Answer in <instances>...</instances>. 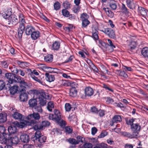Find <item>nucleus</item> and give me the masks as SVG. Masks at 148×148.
Listing matches in <instances>:
<instances>
[{
  "label": "nucleus",
  "instance_id": "nucleus-1",
  "mask_svg": "<svg viewBox=\"0 0 148 148\" xmlns=\"http://www.w3.org/2000/svg\"><path fill=\"white\" fill-rule=\"evenodd\" d=\"M5 76L8 82V84L20 83V92L25 91V89L29 88L27 83L25 81L24 79L19 76L12 73H7L5 74Z\"/></svg>",
  "mask_w": 148,
  "mask_h": 148
},
{
  "label": "nucleus",
  "instance_id": "nucleus-2",
  "mask_svg": "<svg viewBox=\"0 0 148 148\" xmlns=\"http://www.w3.org/2000/svg\"><path fill=\"white\" fill-rule=\"evenodd\" d=\"M40 118V116L39 113L33 112L32 114H29L26 117V119L29 121L24 120L22 121L20 123L17 122L16 125L20 128H23L25 125H30L32 124L36 123H37L36 121L39 120Z\"/></svg>",
  "mask_w": 148,
  "mask_h": 148
},
{
  "label": "nucleus",
  "instance_id": "nucleus-3",
  "mask_svg": "<svg viewBox=\"0 0 148 148\" xmlns=\"http://www.w3.org/2000/svg\"><path fill=\"white\" fill-rule=\"evenodd\" d=\"M29 93L34 96V97H36V99L43 98L45 99H49V96L47 93L45 92L43 90H36L33 89L29 91Z\"/></svg>",
  "mask_w": 148,
  "mask_h": 148
},
{
  "label": "nucleus",
  "instance_id": "nucleus-4",
  "mask_svg": "<svg viewBox=\"0 0 148 148\" xmlns=\"http://www.w3.org/2000/svg\"><path fill=\"white\" fill-rule=\"evenodd\" d=\"M23 16V14H21L19 15V19L18 23L19 25L18 29V36L19 38H22V35L24 29H25V23H26L25 19L21 17Z\"/></svg>",
  "mask_w": 148,
  "mask_h": 148
},
{
  "label": "nucleus",
  "instance_id": "nucleus-5",
  "mask_svg": "<svg viewBox=\"0 0 148 148\" xmlns=\"http://www.w3.org/2000/svg\"><path fill=\"white\" fill-rule=\"evenodd\" d=\"M54 112V114H49V119L56 122H59L61 119V113L59 110H55Z\"/></svg>",
  "mask_w": 148,
  "mask_h": 148
},
{
  "label": "nucleus",
  "instance_id": "nucleus-6",
  "mask_svg": "<svg viewBox=\"0 0 148 148\" xmlns=\"http://www.w3.org/2000/svg\"><path fill=\"white\" fill-rule=\"evenodd\" d=\"M89 16L86 13L82 14L80 16V19L82 21V27L86 28L90 23L89 21L88 20Z\"/></svg>",
  "mask_w": 148,
  "mask_h": 148
},
{
  "label": "nucleus",
  "instance_id": "nucleus-7",
  "mask_svg": "<svg viewBox=\"0 0 148 148\" xmlns=\"http://www.w3.org/2000/svg\"><path fill=\"white\" fill-rule=\"evenodd\" d=\"M18 23V21L17 16L14 15H12L9 18L6 20V23L11 26L16 25Z\"/></svg>",
  "mask_w": 148,
  "mask_h": 148
},
{
  "label": "nucleus",
  "instance_id": "nucleus-8",
  "mask_svg": "<svg viewBox=\"0 0 148 148\" xmlns=\"http://www.w3.org/2000/svg\"><path fill=\"white\" fill-rule=\"evenodd\" d=\"M35 135L34 138H35V140L42 143L45 142L46 138L43 135H41V133L40 131H37L35 133Z\"/></svg>",
  "mask_w": 148,
  "mask_h": 148
},
{
  "label": "nucleus",
  "instance_id": "nucleus-9",
  "mask_svg": "<svg viewBox=\"0 0 148 148\" xmlns=\"http://www.w3.org/2000/svg\"><path fill=\"white\" fill-rule=\"evenodd\" d=\"M101 31L107 35L110 38L114 39H116V37L115 32L112 29L107 28Z\"/></svg>",
  "mask_w": 148,
  "mask_h": 148
},
{
  "label": "nucleus",
  "instance_id": "nucleus-10",
  "mask_svg": "<svg viewBox=\"0 0 148 148\" xmlns=\"http://www.w3.org/2000/svg\"><path fill=\"white\" fill-rule=\"evenodd\" d=\"M133 134L134 135H136V137L138 134V132L140 130L141 126L138 123H134L131 127Z\"/></svg>",
  "mask_w": 148,
  "mask_h": 148
},
{
  "label": "nucleus",
  "instance_id": "nucleus-11",
  "mask_svg": "<svg viewBox=\"0 0 148 148\" xmlns=\"http://www.w3.org/2000/svg\"><path fill=\"white\" fill-rule=\"evenodd\" d=\"M35 28L31 25H28L25 27V29L23 31L25 32L26 35H30L35 30Z\"/></svg>",
  "mask_w": 148,
  "mask_h": 148
},
{
  "label": "nucleus",
  "instance_id": "nucleus-12",
  "mask_svg": "<svg viewBox=\"0 0 148 148\" xmlns=\"http://www.w3.org/2000/svg\"><path fill=\"white\" fill-rule=\"evenodd\" d=\"M9 88L10 90V92L11 94L14 95L18 91V87L17 86L14 85L11 87V86L9 84H7L6 86V88Z\"/></svg>",
  "mask_w": 148,
  "mask_h": 148
},
{
  "label": "nucleus",
  "instance_id": "nucleus-13",
  "mask_svg": "<svg viewBox=\"0 0 148 148\" xmlns=\"http://www.w3.org/2000/svg\"><path fill=\"white\" fill-rule=\"evenodd\" d=\"M6 140H8V143H6L5 144H10L11 143L12 144H17L18 143L19 140L17 136H15L14 137H11L10 138H6Z\"/></svg>",
  "mask_w": 148,
  "mask_h": 148
},
{
  "label": "nucleus",
  "instance_id": "nucleus-14",
  "mask_svg": "<svg viewBox=\"0 0 148 148\" xmlns=\"http://www.w3.org/2000/svg\"><path fill=\"white\" fill-rule=\"evenodd\" d=\"M138 12L139 14L144 17L146 16L148 13V11L147 9L140 6L138 7Z\"/></svg>",
  "mask_w": 148,
  "mask_h": 148
},
{
  "label": "nucleus",
  "instance_id": "nucleus-15",
  "mask_svg": "<svg viewBox=\"0 0 148 148\" xmlns=\"http://www.w3.org/2000/svg\"><path fill=\"white\" fill-rule=\"evenodd\" d=\"M127 5L130 9H134L136 7V1L134 0H126Z\"/></svg>",
  "mask_w": 148,
  "mask_h": 148
},
{
  "label": "nucleus",
  "instance_id": "nucleus-16",
  "mask_svg": "<svg viewBox=\"0 0 148 148\" xmlns=\"http://www.w3.org/2000/svg\"><path fill=\"white\" fill-rule=\"evenodd\" d=\"M94 93L92 88L90 86L86 87L85 89V93L86 96L90 97L92 96Z\"/></svg>",
  "mask_w": 148,
  "mask_h": 148
},
{
  "label": "nucleus",
  "instance_id": "nucleus-17",
  "mask_svg": "<svg viewBox=\"0 0 148 148\" xmlns=\"http://www.w3.org/2000/svg\"><path fill=\"white\" fill-rule=\"evenodd\" d=\"M20 139L23 143H27L29 140V136L26 134H23L20 136Z\"/></svg>",
  "mask_w": 148,
  "mask_h": 148
},
{
  "label": "nucleus",
  "instance_id": "nucleus-18",
  "mask_svg": "<svg viewBox=\"0 0 148 148\" xmlns=\"http://www.w3.org/2000/svg\"><path fill=\"white\" fill-rule=\"evenodd\" d=\"M12 116L14 119L20 121V123H20L22 121L24 120L22 119L23 115L18 112H14L12 114Z\"/></svg>",
  "mask_w": 148,
  "mask_h": 148
},
{
  "label": "nucleus",
  "instance_id": "nucleus-19",
  "mask_svg": "<svg viewBox=\"0 0 148 148\" xmlns=\"http://www.w3.org/2000/svg\"><path fill=\"white\" fill-rule=\"evenodd\" d=\"M98 66L100 70L103 73H106L109 75L110 74V72H109L106 67L103 64L99 63Z\"/></svg>",
  "mask_w": 148,
  "mask_h": 148
},
{
  "label": "nucleus",
  "instance_id": "nucleus-20",
  "mask_svg": "<svg viewBox=\"0 0 148 148\" xmlns=\"http://www.w3.org/2000/svg\"><path fill=\"white\" fill-rule=\"evenodd\" d=\"M40 32L36 30L35 29L30 35L31 38L33 40H36L40 37Z\"/></svg>",
  "mask_w": 148,
  "mask_h": 148
},
{
  "label": "nucleus",
  "instance_id": "nucleus-21",
  "mask_svg": "<svg viewBox=\"0 0 148 148\" xmlns=\"http://www.w3.org/2000/svg\"><path fill=\"white\" fill-rule=\"evenodd\" d=\"M28 104L29 106L32 108L35 107L37 104L36 98L30 99L29 101Z\"/></svg>",
  "mask_w": 148,
  "mask_h": 148
},
{
  "label": "nucleus",
  "instance_id": "nucleus-22",
  "mask_svg": "<svg viewBox=\"0 0 148 148\" xmlns=\"http://www.w3.org/2000/svg\"><path fill=\"white\" fill-rule=\"evenodd\" d=\"M0 133L3 137L7 138V136H9V134L7 133L6 129L3 126L0 125Z\"/></svg>",
  "mask_w": 148,
  "mask_h": 148
},
{
  "label": "nucleus",
  "instance_id": "nucleus-23",
  "mask_svg": "<svg viewBox=\"0 0 148 148\" xmlns=\"http://www.w3.org/2000/svg\"><path fill=\"white\" fill-rule=\"evenodd\" d=\"M103 10L106 12V15L108 17L110 18H112L113 17L114 13L109 8H103Z\"/></svg>",
  "mask_w": 148,
  "mask_h": 148
},
{
  "label": "nucleus",
  "instance_id": "nucleus-24",
  "mask_svg": "<svg viewBox=\"0 0 148 148\" xmlns=\"http://www.w3.org/2000/svg\"><path fill=\"white\" fill-rule=\"evenodd\" d=\"M8 131L9 133V136L10 134H14L17 131L16 127L14 125L10 126L8 128Z\"/></svg>",
  "mask_w": 148,
  "mask_h": 148
},
{
  "label": "nucleus",
  "instance_id": "nucleus-25",
  "mask_svg": "<svg viewBox=\"0 0 148 148\" xmlns=\"http://www.w3.org/2000/svg\"><path fill=\"white\" fill-rule=\"evenodd\" d=\"M45 76L47 81L49 82H53L55 79V77L53 75L50 74L48 73H46Z\"/></svg>",
  "mask_w": 148,
  "mask_h": 148
},
{
  "label": "nucleus",
  "instance_id": "nucleus-26",
  "mask_svg": "<svg viewBox=\"0 0 148 148\" xmlns=\"http://www.w3.org/2000/svg\"><path fill=\"white\" fill-rule=\"evenodd\" d=\"M115 73L117 75L122 76L125 78H127L128 77L127 74L124 71H121L119 70H115Z\"/></svg>",
  "mask_w": 148,
  "mask_h": 148
},
{
  "label": "nucleus",
  "instance_id": "nucleus-27",
  "mask_svg": "<svg viewBox=\"0 0 148 148\" xmlns=\"http://www.w3.org/2000/svg\"><path fill=\"white\" fill-rule=\"evenodd\" d=\"M60 43L59 42L55 41L52 44V49L53 50L58 51L60 48Z\"/></svg>",
  "mask_w": 148,
  "mask_h": 148
},
{
  "label": "nucleus",
  "instance_id": "nucleus-28",
  "mask_svg": "<svg viewBox=\"0 0 148 148\" xmlns=\"http://www.w3.org/2000/svg\"><path fill=\"white\" fill-rule=\"evenodd\" d=\"M7 121V114L5 113H0V123H3Z\"/></svg>",
  "mask_w": 148,
  "mask_h": 148
},
{
  "label": "nucleus",
  "instance_id": "nucleus-29",
  "mask_svg": "<svg viewBox=\"0 0 148 148\" xmlns=\"http://www.w3.org/2000/svg\"><path fill=\"white\" fill-rule=\"evenodd\" d=\"M28 95L26 93H21L19 96V98L21 101H25L27 100Z\"/></svg>",
  "mask_w": 148,
  "mask_h": 148
},
{
  "label": "nucleus",
  "instance_id": "nucleus-30",
  "mask_svg": "<svg viewBox=\"0 0 148 148\" xmlns=\"http://www.w3.org/2000/svg\"><path fill=\"white\" fill-rule=\"evenodd\" d=\"M137 45V43L134 41L129 42L128 44L129 49L133 50L135 49Z\"/></svg>",
  "mask_w": 148,
  "mask_h": 148
},
{
  "label": "nucleus",
  "instance_id": "nucleus-31",
  "mask_svg": "<svg viewBox=\"0 0 148 148\" xmlns=\"http://www.w3.org/2000/svg\"><path fill=\"white\" fill-rule=\"evenodd\" d=\"M122 121L121 116L119 115H116L113 117L112 119L113 123H117Z\"/></svg>",
  "mask_w": 148,
  "mask_h": 148
},
{
  "label": "nucleus",
  "instance_id": "nucleus-32",
  "mask_svg": "<svg viewBox=\"0 0 148 148\" xmlns=\"http://www.w3.org/2000/svg\"><path fill=\"white\" fill-rule=\"evenodd\" d=\"M121 10L123 12L125 13L126 15L129 16L130 14L129 10L126 7L125 5L123 3L122 4Z\"/></svg>",
  "mask_w": 148,
  "mask_h": 148
},
{
  "label": "nucleus",
  "instance_id": "nucleus-33",
  "mask_svg": "<svg viewBox=\"0 0 148 148\" xmlns=\"http://www.w3.org/2000/svg\"><path fill=\"white\" fill-rule=\"evenodd\" d=\"M122 134L125 136H126L130 138H134L136 137V135H134L133 133L132 134H131L130 133L126 132H122Z\"/></svg>",
  "mask_w": 148,
  "mask_h": 148
},
{
  "label": "nucleus",
  "instance_id": "nucleus-34",
  "mask_svg": "<svg viewBox=\"0 0 148 148\" xmlns=\"http://www.w3.org/2000/svg\"><path fill=\"white\" fill-rule=\"evenodd\" d=\"M141 53L143 57L146 58L148 55V47H145L142 49Z\"/></svg>",
  "mask_w": 148,
  "mask_h": 148
},
{
  "label": "nucleus",
  "instance_id": "nucleus-35",
  "mask_svg": "<svg viewBox=\"0 0 148 148\" xmlns=\"http://www.w3.org/2000/svg\"><path fill=\"white\" fill-rule=\"evenodd\" d=\"M67 140L70 144L72 145H75L78 144V141H77V140L74 138H69Z\"/></svg>",
  "mask_w": 148,
  "mask_h": 148
},
{
  "label": "nucleus",
  "instance_id": "nucleus-36",
  "mask_svg": "<svg viewBox=\"0 0 148 148\" xmlns=\"http://www.w3.org/2000/svg\"><path fill=\"white\" fill-rule=\"evenodd\" d=\"M44 60L47 62H51L53 60V56L52 54H48L44 57Z\"/></svg>",
  "mask_w": 148,
  "mask_h": 148
},
{
  "label": "nucleus",
  "instance_id": "nucleus-37",
  "mask_svg": "<svg viewBox=\"0 0 148 148\" xmlns=\"http://www.w3.org/2000/svg\"><path fill=\"white\" fill-rule=\"evenodd\" d=\"M9 68L11 72L13 73V74H17L18 73V70L15 66L13 65L11 67L9 66Z\"/></svg>",
  "mask_w": 148,
  "mask_h": 148
},
{
  "label": "nucleus",
  "instance_id": "nucleus-38",
  "mask_svg": "<svg viewBox=\"0 0 148 148\" xmlns=\"http://www.w3.org/2000/svg\"><path fill=\"white\" fill-rule=\"evenodd\" d=\"M54 107V104L52 101H49L48 103L47 109L50 112L52 111V108Z\"/></svg>",
  "mask_w": 148,
  "mask_h": 148
},
{
  "label": "nucleus",
  "instance_id": "nucleus-39",
  "mask_svg": "<svg viewBox=\"0 0 148 148\" xmlns=\"http://www.w3.org/2000/svg\"><path fill=\"white\" fill-rule=\"evenodd\" d=\"M77 91L75 89H72L70 90L69 95L72 97H75L77 95Z\"/></svg>",
  "mask_w": 148,
  "mask_h": 148
},
{
  "label": "nucleus",
  "instance_id": "nucleus-40",
  "mask_svg": "<svg viewBox=\"0 0 148 148\" xmlns=\"http://www.w3.org/2000/svg\"><path fill=\"white\" fill-rule=\"evenodd\" d=\"M0 65L3 68L7 69L8 68L9 64L8 61L3 60L0 62Z\"/></svg>",
  "mask_w": 148,
  "mask_h": 148
},
{
  "label": "nucleus",
  "instance_id": "nucleus-41",
  "mask_svg": "<svg viewBox=\"0 0 148 148\" xmlns=\"http://www.w3.org/2000/svg\"><path fill=\"white\" fill-rule=\"evenodd\" d=\"M102 87L104 88L106 90L110 91L112 92H114L113 90L110 88L109 85H107L105 84H103Z\"/></svg>",
  "mask_w": 148,
  "mask_h": 148
},
{
  "label": "nucleus",
  "instance_id": "nucleus-42",
  "mask_svg": "<svg viewBox=\"0 0 148 148\" xmlns=\"http://www.w3.org/2000/svg\"><path fill=\"white\" fill-rule=\"evenodd\" d=\"M92 66H91V69L95 73H97L99 74V71L98 69L92 63Z\"/></svg>",
  "mask_w": 148,
  "mask_h": 148
},
{
  "label": "nucleus",
  "instance_id": "nucleus-43",
  "mask_svg": "<svg viewBox=\"0 0 148 148\" xmlns=\"http://www.w3.org/2000/svg\"><path fill=\"white\" fill-rule=\"evenodd\" d=\"M98 34V32L97 30H95V31L92 30V36L95 40H97L99 38Z\"/></svg>",
  "mask_w": 148,
  "mask_h": 148
},
{
  "label": "nucleus",
  "instance_id": "nucleus-44",
  "mask_svg": "<svg viewBox=\"0 0 148 148\" xmlns=\"http://www.w3.org/2000/svg\"><path fill=\"white\" fill-rule=\"evenodd\" d=\"M99 46L100 47L102 48V47H103L107 48L109 46V45L108 44L103 42L101 40H99Z\"/></svg>",
  "mask_w": 148,
  "mask_h": 148
},
{
  "label": "nucleus",
  "instance_id": "nucleus-45",
  "mask_svg": "<svg viewBox=\"0 0 148 148\" xmlns=\"http://www.w3.org/2000/svg\"><path fill=\"white\" fill-rule=\"evenodd\" d=\"M62 15L66 17H68L69 15L70 14V13L66 9H63L62 10Z\"/></svg>",
  "mask_w": 148,
  "mask_h": 148
},
{
  "label": "nucleus",
  "instance_id": "nucleus-46",
  "mask_svg": "<svg viewBox=\"0 0 148 148\" xmlns=\"http://www.w3.org/2000/svg\"><path fill=\"white\" fill-rule=\"evenodd\" d=\"M6 139V138L3 137L2 134L0 133V141L2 144H5L8 143V140L7 141Z\"/></svg>",
  "mask_w": 148,
  "mask_h": 148
},
{
  "label": "nucleus",
  "instance_id": "nucleus-47",
  "mask_svg": "<svg viewBox=\"0 0 148 148\" xmlns=\"http://www.w3.org/2000/svg\"><path fill=\"white\" fill-rule=\"evenodd\" d=\"M72 108L71 105L69 103H66L65 104V108L66 111L67 112L70 111Z\"/></svg>",
  "mask_w": 148,
  "mask_h": 148
},
{
  "label": "nucleus",
  "instance_id": "nucleus-48",
  "mask_svg": "<svg viewBox=\"0 0 148 148\" xmlns=\"http://www.w3.org/2000/svg\"><path fill=\"white\" fill-rule=\"evenodd\" d=\"M38 99L39 100L41 106H44L46 105L47 102L46 99L43 98H40Z\"/></svg>",
  "mask_w": 148,
  "mask_h": 148
},
{
  "label": "nucleus",
  "instance_id": "nucleus-49",
  "mask_svg": "<svg viewBox=\"0 0 148 148\" xmlns=\"http://www.w3.org/2000/svg\"><path fill=\"white\" fill-rule=\"evenodd\" d=\"M68 26L65 27L64 28V29L65 31L69 32L73 29V25L71 24H68Z\"/></svg>",
  "mask_w": 148,
  "mask_h": 148
},
{
  "label": "nucleus",
  "instance_id": "nucleus-50",
  "mask_svg": "<svg viewBox=\"0 0 148 148\" xmlns=\"http://www.w3.org/2000/svg\"><path fill=\"white\" fill-rule=\"evenodd\" d=\"M34 81L37 82L41 84H42V82H41L40 79H39L38 77L35 76L34 75H33L31 74V76H29Z\"/></svg>",
  "mask_w": 148,
  "mask_h": 148
},
{
  "label": "nucleus",
  "instance_id": "nucleus-51",
  "mask_svg": "<svg viewBox=\"0 0 148 148\" xmlns=\"http://www.w3.org/2000/svg\"><path fill=\"white\" fill-rule=\"evenodd\" d=\"M60 4L58 1L56 2L54 4V7L55 10H59L60 7Z\"/></svg>",
  "mask_w": 148,
  "mask_h": 148
},
{
  "label": "nucleus",
  "instance_id": "nucleus-52",
  "mask_svg": "<svg viewBox=\"0 0 148 148\" xmlns=\"http://www.w3.org/2000/svg\"><path fill=\"white\" fill-rule=\"evenodd\" d=\"M64 7L65 9L70 8V4L67 1H66L63 3Z\"/></svg>",
  "mask_w": 148,
  "mask_h": 148
},
{
  "label": "nucleus",
  "instance_id": "nucleus-53",
  "mask_svg": "<svg viewBox=\"0 0 148 148\" xmlns=\"http://www.w3.org/2000/svg\"><path fill=\"white\" fill-rule=\"evenodd\" d=\"M65 130L66 132L69 134L71 133L73 131L72 127L70 126L66 127Z\"/></svg>",
  "mask_w": 148,
  "mask_h": 148
},
{
  "label": "nucleus",
  "instance_id": "nucleus-54",
  "mask_svg": "<svg viewBox=\"0 0 148 148\" xmlns=\"http://www.w3.org/2000/svg\"><path fill=\"white\" fill-rule=\"evenodd\" d=\"M106 101L107 104L111 103L112 104L114 102V100L111 97H108L106 98Z\"/></svg>",
  "mask_w": 148,
  "mask_h": 148
},
{
  "label": "nucleus",
  "instance_id": "nucleus-55",
  "mask_svg": "<svg viewBox=\"0 0 148 148\" xmlns=\"http://www.w3.org/2000/svg\"><path fill=\"white\" fill-rule=\"evenodd\" d=\"M105 111L103 110L100 109L98 111L99 115L100 117L104 116L105 115Z\"/></svg>",
  "mask_w": 148,
  "mask_h": 148
},
{
  "label": "nucleus",
  "instance_id": "nucleus-56",
  "mask_svg": "<svg viewBox=\"0 0 148 148\" xmlns=\"http://www.w3.org/2000/svg\"><path fill=\"white\" fill-rule=\"evenodd\" d=\"M50 125V123L47 121H44L42 122V125H40L42 126V129L44 127L49 126Z\"/></svg>",
  "mask_w": 148,
  "mask_h": 148
},
{
  "label": "nucleus",
  "instance_id": "nucleus-57",
  "mask_svg": "<svg viewBox=\"0 0 148 148\" xmlns=\"http://www.w3.org/2000/svg\"><path fill=\"white\" fill-rule=\"evenodd\" d=\"M5 86V84L3 80H0V91L3 89Z\"/></svg>",
  "mask_w": 148,
  "mask_h": 148
},
{
  "label": "nucleus",
  "instance_id": "nucleus-58",
  "mask_svg": "<svg viewBox=\"0 0 148 148\" xmlns=\"http://www.w3.org/2000/svg\"><path fill=\"white\" fill-rule=\"evenodd\" d=\"M34 108L36 111L40 112H42V109L40 106H36Z\"/></svg>",
  "mask_w": 148,
  "mask_h": 148
},
{
  "label": "nucleus",
  "instance_id": "nucleus-59",
  "mask_svg": "<svg viewBox=\"0 0 148 148\" xmlns=\"http://www.w3.org/2000/svg\"><path fill=\"white\" fill-rule=\"evenodd\" d=\"M134 121V119L132 118L130 119L129 120L126 121V123L128 125H131V127L134 124L133 122Z\"/></svg>",
  "mask_w": 148,
  "mask_h": 148
},
{
  "label": "nucleus",
  "instance_id": "nucleus-60",
  "mask_svg": "<svg viewBox=\"0 0 148 148\" xmlns=\"http://www.w3.org/2000/svg\"><path fill=\"white\" fill-rule=\"evenodd\" d=\"M109 5L110 8L113 10H115L117 6L115 3L113 2L110 3Z\"/></svg>",
  "mask_w": 148,
  "mask_h": 148
},
{
  "label": "nucleus",
  "instance_id": "nucleus-61",
  "mask_svg": "<svg viewBox=\"0 0 148 148\" xmlns=\"http://www.w3.org/2000/svg\"><path fill=\"white\" fill-rule=\"evenodd\" d=\"M83 146L84 148H91L92 147V144L88 143H85Z\"/></svg>",
  "mask_w": 148,
  "mask_h": 148
},
{
  "label": "nucleus",
  "instance_id": "nucleus-62",
  "mask_svg": "<svg viewBox=\"0 0 148 148\" xmlns=\"http://www.w3.org/2000/svg\"><path fill=\"white\" fill-rule=\"evenodd\" d=\"M108 44L109 45V46H110V47L111 48L113 49L116 48L115 46L113 45L112 41L110 39H108Z\"/></svg>",
  "mask_w": 148,
  "mask_h": 148
},
{
  "label": "nucleus",
  "instance_id": "nucleus-63",
  "mask_svg": "<svg viewBox=\"0 0 148 148\" xmlns=\"http://www.w3.org/2000/svg\"><path fill=\"white\" fill-rule=\"evenodd\" d=\"M5 12L6 14H7L8 15H9L10 16L12 15V9L10 8H8L7 10L5 11Z\"/></svg>",
  "mask_w": 148,
  "mask_h": 148
},
{
  "label": "nucleus",
  "instance_id": "nucleus-64",
  "mask_svg": "<svg viewBox=\"0 0 148 148\" xmlns=\"http://www.w3.org/2000/svg\"><path fill=\"white\" fill-rule=\"evenodd\" d=\"M34 129L35 130H41L42 129V126L40 125H35L34 126Z\"/></svg>",
  "mask_w": 148,
  "mask_h": 148
}]
</instances>
